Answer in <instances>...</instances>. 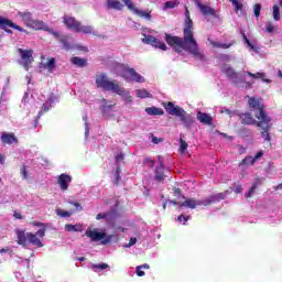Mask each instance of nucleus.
<instances>
[{"mask_svg": "<svg viewBox=\"0 0 282 282\" xmlns=\"http://www.w3.org/2000/svg\"><path fill=\"white\" fill-rule=\"evenodd\" d=\"M165 43H167L176 54L187 52V54H191L195 61H200V63L206 62V55L199 50V44L197 43V40H195L193 20L191 19V12L187 7H185L183 37L165 33Z\"/></svg>", "mask_w": 282, "mask_h": 282, "instance_id": "1", "label": "nucleus"}, {"mask_svg": "<svg viewBox=\"0 0 282 282\" xmlns=\"http://www.w3.org/2000/svg\"><path fill=\"white\" fill-rule=\"evenodd\" d=\"M46 229L41 228L35 234L26 232L23 230H17L18 243L25 248L28 243L34 246L35 248H43V237H45Z\"/></svg>", "mask_w": 282, "mask_h": 282, "instance_id": "2", "label": "nucleus"}, {"mask_svg": "<svg viewBox=\"0 0 282 282\" xmlns=\"http://www.w3.org/2000/svg\"><path fill=\"white\" fill-rule=\"evenodd\" d=\"M162 106L164 107L169 116H175L176 118H180L181 122H183L185 127H192L193 122H195V120H193V117L188 115V112H186L184 108L175 106L173 101L163 102Z\"/></svg>", "mask_w": 282, "mask_h": 282, "instance_id": "3", "label": "nucleus"}, {"mask_svg": "<svg viewBox=\"0 0 282 282\" xmlns=\"http://www.w3.org/2000/svg\"><path fill=\"white\" fill-rule=\"evenodd\" d=\"M96 86L99 89H104V91H112L113 94H118V96H124V88L120 87V84L108 80L107 74L101 73L96 77Z\"/></svg>", "mask_w": 282, "mask_h": 282, "instance_id": "4", "label": "nucleus"}, {"mask_svg": "<svg viewBox=\"0 0 282 282\" xmlns=\"http://www.w3.org/2000/svg\"><path fill=\"white\" fill-rule=\"evenodd\" d=\"M63 23L68 30H74L75 32H82L83 34H91L94 32L91 25H83L76 18L65 15Z\"/></svg>", "mask_w": 282, "mask_h": 282, "instance_id": "5", "label": "nucleus"}, {"mask_svg": "<svg viewBox=\"0 0 282 282\" xmlns=\"http://www.w3.org/2000/svg\"><path fill=\"white\" fill-rule=\"evenodd\" d=\"M247 98H248V106L251 109V111H258L254 115L257 120H263L265 118H269L268 112H265V106L261 104V99L257 97H250V96H247Z\"/></svg>", "mask_w": 282, "mask_h": 282, "instance_id": "6", "label": "nucleus"}, {"mask_svg": "<svg viewBox=\"0 0 282 282\" xmlns=\"http://www.w3.org/2000/svg\"><path fill=\"white\" fill-rule=\"evenodd\" d=\"M86 237L91 241H101L102 246H107V243H111V239H113V235H108L105 231L99 232L98 229L88 228L85 232Z\"/></svg>", "mask_w": 282, "mask_h": 282, "instance_id": "7", "label": "nucleus"}, {"mask_svg": "<svg viewBox=\"0 0 282 282\" xmlns=\"http://www.w3.org/2000/svg\"><path fill=\"white\" fill-rule=\"evenodd\" d=\"M21 58V65L24 67L25 72L30 70V64L34 63V51L18 48Z\"/></svg>", "mask_w": 282, "mask_h": 282, "instance_id": "8", "label": "nucleus"}, {"mask_svg": "<svg viewBox=\"0 0 282 282\" xmlns=\"http://www.w3.org/2000/svg\"><path fill=\"white\" fill-rule=\"evenodd\" d=\"M270 122H272V119L270 117H267L264 119H260L258 122V128L262 129L261 135L264 140V142H272V137H270Z\"/></svg>", "mask_w": 282, "mask_h": 282, "instance_id": "9", "label": "nucleus"}, {"mask_svg": "<svg viewBox=\"0 0 282 282\" xmlns=\"http://www.w3.org/2000/svg\"><path fill=\"white\" fill-rule=\"evenodd\" d=\"M8 28H12L13 30H18V32H28L22 26H19L14 22H12L10 19L0 17V30H4V32H7V34H12V30H10Z\"/></svg>", "mask_w": 282, "mask_h": 282, "instance_id": "10", "label": "nucleus"}, {"mask_svg": "<svg viewBox=\"0 0 282 282\" xmlns=\"http://www.w3.org/2000/svg\"><path fill=\"white\" fill-rule=\"evenodd\" d=\"M224 199H226L225 193L209 195L207 198L200 199V206H210V204H217V202H221Z\"/></svg>", "mask_w": 282, "mask_h": 282, "instance_id": "11", "label": "nucleus"}, {"mask_svg": "<svg viewBox=\"0 0 282 282\" xmlns=\"http://www.w3.org/2000/svg\"><path fill=\"white\" fill-rule=\"evenodd\" d=\"M123 72L126 74L124 78H130V80H132L133 83H144V77L135 72L134 68L126 67Z\"/></svg>", "mask_w": 282, "mask_h": 282, "instance_id": "12", "label": "nucleus"}, {"mask_svg": "<svg viewBox=\"0 0 282 282\" xmlns=\"http://www.w3.org/2000/svg\"><path fill=\"white\" fill-rule=\"evenodd\" d=\"M31 30H43L44 32H48V34H54V29L48 28L43 20H33L31 25L29 26Z\"/></svg>", "mask_w": 282, "mask_h": 282, "instance_id": "13", "label": "nucleus"}, {"mask_svg": "<svg viewBox=\"0 0 282 282\" xmlns=\"http://www.w3.org/2000/svg\"><path fill=\"white\" fill-rule=\"evenodd\" d=\"M57 184L61 191H67L69 188V184H72V176L69 174H61L57 176Z\"/></svg>", "mask_w": 282, "mask_h": 282, "instance_id": "14", "label": "nucleus"}, {"mask_svg": "<svg viewBox=\"0 0 282 282\" xmlns=\"http://www.w3.org/2000/svg\"><path fill=\"white\" fill-rule=\"evenodd\" d=\"M238 116L240 118L241 124H250V126L259 127V120L257 121L254 117H252V113L245 112V113H239Z\"/></svg>", "mask_w": 282, "mask_h": 282, "instance_id": "15", "label": "nucleus"}, {"mask_svg": "<svg viewBox=\"0 0 282 282\" xmlns=\"http://www.w3.org/2000/svg\"><path fill=\"white\" fill-rule=\"evenodd\" d=\"M197 206H202V200H195V198H187L184 202H178V208H191L195 210Z\"/></svg>", "mask_w": 282, "mask_h": 282, "instance_id": "16", "label": "nucleus"}, {"mask_svg": "<svg viewBox=\"0 0 282 282\" xmlns=\"http://www.w3.org/2000/svg\"><path fill=\"white\" fill-rule=\"evenodd\" d=\"M52 36H54L58 42L62 43L64 50H69L72 47V44H69V36L68 35H62L58 31H54L51 33Z\"/></svg>", "mask_w": 282, "mask_h": 282, "instance_id": "17", "label": "nucleus"}, {"mask_svg": "<svg viewBox=\"0 0 282 282\" xmlns=\"http://www.w3.org/2000/svg\"><path fill=\"white\" fill-rule=\"evenodd\" d=\"M160 166L156 167L154 173V178L156 182H164L166 180V174H164V163L162 162V156H159Z\"/></svg>", "mask_w": 282, "mask_h": 282, "instance_id": "18", "label": "nucleus"}, {"mask_svg": "<svg viewBox=\"0 0 282 282\" xmlns=\"http://www.w3.org/2000/svg\"><path fill=\"white\" fill-rule=\"evenodd\" d=\"M1 142L2 144H18L19 139L17 138V135H14V133L3 132L1 134Z\"/></svg>", "mask_w": 282, "mask_h": 282, "instance_id": "19", "label": "nucleus"}, {"mask_svg": "<svg viewBox=\"0 0 282 282\" xmlns=\"http://www.w3.org/2000/svg\"><path fill=\"white\" fill-rule=\"evenodd\" d=\"M223 72L231 80H237V78H238V83H243V79L241 77H239V75H237V72H235V68H232L230 66H225L223 68Z\"/></svg>", "mask_w": 282, "mask_h": 282, "instance_id": "20", "label": "nucleus"}, {"mask_svg": "<svg viewBox=\"0 0 282 282\" xmlns=\"http://www.w3.org/2000/svg\"><path fill=\"white\" fill-rule=\"evenodd\" d=\"M196 119L200 121L202 124H206L207 127H210V124H213V117H210L206 112L198 111L196 115Z\"/></svg>", "mask_w": 282, "mask_h": 282, "instance_id": "21", "label": "nucleus"}, {"mask_svg": "<svg viewBox=\"0 0 282 282\" xmlns=\"http://www.w3.org/2000/svg\"><path fill=\"white\" fill-rule=\"evenodd\" d=\"M18 17H20L24 23V25H26V28H30L31 23L34 21V19H32V12L30 11H25V12H18Z\"/></svg>", "mask_w": 282, "mask_h": 282, "instance_id": "22", "label": "nucleus"}, {"mask_svg": "<svg viewBox=\"0 0 282 282\" xmlns=\"http://www.w3.org/2000/svg\"><path fill=\"white\" fill-rule=\"evenodd\" d=\"M198 8L205 17H215V9L206 4L198 3Z\"/></svg>", "mask_w": 282, "mask_h": 282, "instance_id": "23", "label": "nucleus"}, {"mask_svg": "<svg viewBox=\"0 0 282 282\" xmlns=\"http://www.w3.org/2000/svg\"><path fill=\"white\" fill-rule=\"evenodd\" d=\"M145 112L148 113V116H164V110L155 106L145 108Z\"/></svg>", "mask_w": 282, "mask_h": 282, "instance_id": "24", "label": "nucleus"}, {"mask_svg": "<svg viewBox=\"0 0 282 282\" xmlns=\"http://www.w3.org/2000/svg\"><path fill=\"white\" fill-rule=\"evenodd\" d=\"M107 7L112 9V10H122V8H124L122 2L118 1V0H108L107 1Z\"/></svg>", "mask_w": 282, "mask_h": 282, "instance_id": "25", "label": "nucleus"}, {"mask_svg": "<svg viewBox=\"0 0 282 282\" xmlns=\"http://www.w3.org/2000/svg\"><path fill=\"white\" fill-rule=\"evenodd\" d=\"M70 63L76 67H87V59L83 57H72Z\"/></svg>", "mask_w": 282, "mask_h": 282, "instance_id": "26", "label": "nucleus"}, {"mask_svg": "<svg viewBox=\"0 0 282 282\" xmlns=\"http://www.w3.org/2000/svg\"><path fill=\"white\" fill-rule=\"evenodd\" d=\"M152 47H156L159 50H162L163 52H166V50H169L166 44L164 42L160 41L158 37H154V42L152 43Z\"/></svg>", "mask_w": 282, "mask_h": 282, "instance_id": "27", "label": "nucleus"}, {"mask_svg": "<svg viewBox=\"0 0 282 282\" xmlns=\"http://www.w3.org/2000/svg\"><path fill=\"white\" fill-rule=\"evenodd\" d=\"M210 44L213 45V47H218L220 50H228L230 47H232V45H235V42L231 43H219V42H210Z\"/></svg>", "mask_w": 282, "mask_h": 282, "instance_id": "28", "label": "nucleus"}, {"mask_svg": "<svg viewBox=\"0 0 282 282\" xmlns=\"http://www.w3.org/2000/svg\"><path fill=\"white\" fill-rule=\"evenodd\" d=\"M247 76H250V78L259 79L261 78L264 83H270V79H265V73H250L247 72Z\"/></svg>", "mask_w": 282, "mask_h": 282, "instance_id": "29", "label": "nucleus"}, {"mask_svg": "<svg viewBox=\"0 0 282 282\" xmlns=\"http://www.w3.org/2000/svg\"><path fill=\"white\" fill-rule=\"evenodd\" d=\"M65 230L66 232H80L83 230V228L80 227V225H65Z\"/></svg>", "mask_w": 282, "mask_h": 282, "instance_id": "30", "label": "nucleus"}, {"mask_svg": "<svg viewBox=\"0 0 282 282\" xmlns=\"http://www.w3.org/2000/svg\"><path fill=\"white\" fill-rule=\"evenodd\" d=\"M133 14H137V17H141L143 19H148V21H150L151 19V13L140 10V9H134Z\"/></svg>", "mask_w": 282, "mask_h": 282, "instance_id": "31", "label": "nucleus"}, {"mask_svg": "<svg viewBox=\"0 0 282 282\" xmlns=\"http://www.w3.org/2000/svg\"><path fill=\"white\" fill-rule=\"evenodd\" d=\"M50 73L54 72V67H56V59L54 57L50 58L48 62L44 65Z\"/></svg>", "mask_w": 282, "mask_h": 282, "instance_id": "32", "label": "nucleus"}, {"mask_svg": "<svg viewBox=\"0 0 282 282\" xmlns=\"http://www.w3.org/2000/svg\"><path fill=\"white\" fill-rule=\"evenodd\" d=\"M254 162H257L254 156L249 155L240 161V166H243V164H250V166H252V165H254Z\"/></svg>", "mask_w": 282, "mask_h": 282, "instance_id": "33", "label": "nucleus"}, {"mask_svg": "<svg viewBox=\"0 0 282 282\" xmlns=\"http://www.w3.org/2000/svg\"><path fill=\"white\" fill-rule=\"evenodd\" d=\"M149 268H151V265H149V264H142V265H138L137 267V269H135V273H137V275H139V276H144V271H142V270H149Z\"/></svg>", "mask_w": 282, "mask_h": 282, "instance_id": "34", "label": "nucleus"}, {"mask_svg": "<svg viewBox=\"0 0 282 282\" xmlns=\"http://www.w3.org/2000/svg\"><path fill=\"white\" fill-rule=\"evenodd\" d=\"M273 19L274 21H281V10L276 4L273 6Z\"/></svg>", "mask_w": 282, "mask_h": 282, "instance_id": "35", "label": "nucleus"}, {"mask_svg": "<svg viewBox=\"0 0 282 282\" xmlns=\"http://www.w3.org/2000/svg\"><path fill=\"white\" fill-rule=\"evenodd\" d=\"M138 98H149L151 94L147 91V89H139L137 90Z\"/></svg>", "mask_w": 282, "mask_h": 282, "instance_id": "36", "label": "nucleus"}, {"mask_svg": "<svg viewBox=\"0 0 282 282\" xmlns=\"http://www.w3.org/2000/svg\"><path fill=\"white\" fill-rule=\"evenodd\" d=\"M230 3H232L236 12H239V10H243V4L240 3L238 0H229Z\"/></svg>", "mask_w": 282, "mask_h": 282, "instance_id": "37", "label": "nucleus"}, {"mask_svg": "<svg viewBox=\"0 0 282 282\" xmlns=\"http://www.w3.org/2000/svg\"><path fill=\"white\" fill-rule=\"evenodd\" d=\"M154 40L155 37L153 35H145L142 42L145 43V45H153Z\"/></svg>", "mask_w": 282, "mask_h": 282, "instance_id": "38", "label": "nucleus"}, {"mask_svg": "<svg viewBox=\"0 0 282 282\" xmlns=\"http://www.w3.org/2000/svg\"><path fill=\"white\" fill-rule=\"evenodd\" d=\"M124 6H127L128 10H131V12L135 11V4L131 0H122Z\"/></svg>", "mask_w": 282, "mask_h": 282, "instance_id": "39", "label": "nucleus"}, {"mask_svg": "<svg viewBox=\"0 0 282 282\" xmlns=\"http://www.w3.org/2000/svg\"><path fill=\"white\" fill-rule=\"evenodd\" d=\"M56 215H58V217H72V213L63 209H56Z\"/></svg>", "mask_w": 282, "mask_h": 282, "instance_id": "40", "label": "nucleus"}, {"mask_svg": "<svg viewBox=\"0 0 282 282\" xmlns=\"http://www.w3.org/2000/svg\"><path fill=\"white\" fill-rule=\"evenodd\" d=\"M254 191H257V183H254V184L250 187L249 192H247V193L245 194V197H247V199L250 198V197H252V195H254Z\"/></svg>", "mask_w": 282, "mask_h": 282, "instance_id": "41", "label": "nucleus"}, {"mask_svg": "<svg viewBox=\"0 0 282 282\" xmlns=\"http://www.w3.org/2000/svg\"><path fill=\"white\" fill-rule=\"evenodd\" d=\"M174 197H182V199H186V196L182 195V189L180 187L173 188Z\"/></svg>", "mask_w": 282, "mask_h": 282, "instance_id": "42", "label": "nucleus"}, {"mask_svg": "<svg viewBox=\"0 0 282 282\" xmlns=\"http://www.w3.org/2000/svg\"><path fill=\"white\" fill-rule=\"evenodd\" d=\"M180 143H181V147H180L181 153H186V149H188V143H186L184 139H181Z\"/></svg>", "mask_w": 282, "mask_h": 282, "instance_id": "43", "label": "nucleus"}, {"mask_svg": "<svg viewBox=\"0 0 282 282\" xmlns=\"http://www.w3.org/2000/svg\"><path fill=\"white\" fill-rule=\"evenodd\" d=\"M177 6H180V2H177V1H166L165 2V8H167V9L177 8Z\"/></svg>", "mask_w": 282, "mask_h": 282, "instance_id": "44", "label": "nucleus"}, {"mask_svg": "<svg viewBox=\"0 0 282 282\" xmlns=\"http://www.w3.org/2000/svg\"><path fill=\"white\" fill-rule=\"evenodd\" d=\"M107 268H109V264L102 262L100 264H93V269H96V270H107Z\"/></svg>", "mask_w": 282, "mask_h": 282, "instance_id": "45", "label": "nucleus"}, {"mask_svg": "<svg viewBox=\"0 0 282 282\" xmlns=\"http://www.w3.org/2000/svg\"><path fill=\"white\" fill-rule=\"evenodd\" d=\"M253 14L257 18H259L261 15V6L259 3L254 4V7H253Z\"/></svg>", "mask_w": 282, "mask_h": 282, "instance_id": "46", "label": "nucleus"}, {"mask_svg": "<svg viewBox=\"0 0 282 282\" xmlns=\"http://www.w3.org/2000/svg\"><path fill=\"white\" fill-rule=\"evenodd\" d=\"M120 180H122L120 177V167H117L115 172V184H120Z\"/></svg>", "mask_w": 282, "mask_h": 282, "instance_id": "47", "label": "nucleus"}, {"mask_svg": "<svg viewBox=\"0 0 282 282\" xmlns=\"http://www.w3.org/2000/svg\"><path fill=\"white\" fill-rule=\"evenodd\" d=\"M23 180H28V166L23 165L20 170Z\"/></svg>", "mask_w": 282, "mask_h": 282, "instance_id": "48", "label": "nucleus"}, {"mask_svg": "<svg viewBox=\"0 0 282 282\" xmlns=\"http://www.w3.org/2000/svg\"><path fill=\"white\" fill-rule=\"evenodd\" d=\"M188 219H191V216H185L184 214H182L177 217V221H180V223L184 221L183 224H186V221H188Z\"/></svg>", "mask_w": 282, "mask_h": 282, "instance_id": "49", "label": "nucleus"}, {"mask_svg": "<svg viewBox=\"0 0 282 282\" xmlns=\"http://www.w3.org/2000/svg\"><path fill=\"white\" fill-rule=\"evenodd\" d=\"M32 226H35L37 228H45V230H47V225H45L44 223H41V221H33Z\"/></svg>", "mask_w": 282, "mask_h": 282, "instance_id": "50", "label": "nucleus"}, {"mask_svg": "<svg viewBox=\"0 0 282 282\" xmlns=\"http://www.w3.org/2000/svg\"><path fill=\"white\" fill-rule=\"evenodd\" d=\"M108 215H110V213H100V214H97V216H96V219L98 220V221H100V219H107V216Z\"/></svg>", "mask_w": 282, "mask_h": 282, "instance_id": "51", "label": "nucleus"}, {"mask_svg": "<svg viewBox=\"0 0 282 282\" xmlns=\"http://www.w3.org/2000/svg\"><path fill=\"white\" fill-rule=\"evenodd\" d=\"M50 111V107L47 105L42 106V110L39 112V116H43V113H47Z\"/></svg>", "mask_w": 282, "mask_h": 282, "instance_id": "52", "label": "nucleus"}, {"mask_svg": "<svg viewBox=\"0 0 282 282\" xmlns=\"http://www.w3.org/2000/svg\"><path fill=\"white\" fill-rule=\"evenodd\" d=\"M122 160H124V154H122V153L117 154L116 158H115L116 163L122 162Z\"/></svg>", "mask_w": 282, "mask_h": 282, "instance_id": "53", "label": "nucleus"}, {"mask_svg": "<svg viewBox=\"0 0 282 282\" xmlns=\"http://www.w3.org/2000/svg\"><path fill=\"white\" fill-rule=\"evenodd\" d=\"M267 32H269V34H272V32H274V25L272 24V22H269L267 26Z\"/></svg>", "mask_w": 282, "mask_h": 282, "instance_id": "54", "label": "nucleus"}, {"mask_svg": "<svg viewBox=\"0 0 282 282\" xmlns=\"http://www.w3.org/2000/svg\"><path fill=\"white\" fill-rule=\"evenodd\" d=\"M135 243H138V239L132 237L130 238L128 247L130 248V246H135Z\"/></svg>", "mask_w": 282, "mask_h": 282, "instance_id": "55", "label": "nucleus"}, {"mask_svg": "<svg viewBox=\"0 0 282 282\" xmlns=\"http://www.w3.org/2000/svg\"><path fill=\"white\" fill-rule=\"evenodd\" d=\"M13 217L14 219H23V215H21L19 212H14Z\"/></svg>", "mask_w": 282, "mask_h": 282, "instance_id": "56", "label": "nucleus"}, {"mask_svg": "<svg viewBox=\"0 0 282 282\" xmlns=\"http://www.w3.org/2000/svg\"><path fill=\"white\" fill-rule=\"evenodd\" d=\"M260 158H263V151H259L258 153H256V155L253 156V159L259 160Z\"/></svg>", "mask_w": 282, "mask_h": 282, "instance_id": "57", "label": "nucleus"}, {"mask_svg": "<svg viewBox=\"0 0 282 282\" xmlns=\"http://www.w3.org/2000/svg\"><path fill=\"white\" fill-rule=\"evenodd\" d=\"M242 191H243V187H241V185H238V186L235 188L234 193H236V195H239V193H241Z\"/></svg>", "mask_w": 282, "mask_h": 282, "instance_id": "58", "label": "nucleus"}, {"mask_svg": "<svg viewBox=\"0 0 282 282\" xmlns=\"http://www.w3.org/2000/svg\"><path fill=\"white\" fill-rule=\"evenodd\" d=\"M152 142L153 144H160V142H162V139H158V137H153Z\"/></svg>", "mask_w": 282, "mask_h": 282, "instance_id": "59", "label": "nucleus"}, {"mask_svg": "<svg viewBox=\"0 0 282 282\" xmlns=\"http://www.w3.org/2000/svg\"><path fill=\"white\" fill-rule=\"evenodd\" d=\"M248 47H250L252 52H259V50L254 46V44H251V42L248 44Z\"/></svg>", "mask_w": 282, "mask_h": 282, "instance_id": "60", "label": "nucleus"}, {"mask_svg": "<svg viewBox=\"0 0 282 282\" xmlns=\"http://www.w3.org/2000/svg\"><path fill=\"white\" fill-rule=\"evenodd\" d=\"M248 47H250L252 52H259V50L254 46V44H251V42L248 44Z\"/></svg>", "mask_w": 282, "mask_h": 282, "instance_id": "61", "label": "nucleus"}, {"mask_svg": "<svg viewBox=\"0 0 282 282\" xmlns=\"http://www.w3.org/2000/svg\"><path fill=\"white\" fill-rule=\"evenodd\" d=\"M242 37H243L245 43L248 45L250 43V40L246 35V33H242Z\"/></svg>", "mask_w": 282, "mask_h": 282, "instance_id": "62", "label": "nucleus"}, {"mask_svg": "<svg viewBox=\"0 0 282 282\" xmlns=\"http://www.w3.org/2000/svg\"><path fill=\"white\" fill-rule=\"evenodd\" d=\"M0 164H6V156L0 152Z\"/></svg>", "mask_w": 282, "mask_h": 282, "instance_id": "63", "label": "nucleus"}, {"mask_svg": "<svg viewBox=\"0 0 282 282\" xmlns=\"http://www.w3.org/2000/svg\"><path fill=\"white\" fill-rule=\"evenodd\" d=\"M169 204H173L174 206H180V202L177 200H167Z\"/></svg>", "mask_w": 282, "mask_h": 282, "instance_id": "64", "label": "nucleus"}]
</instances>
